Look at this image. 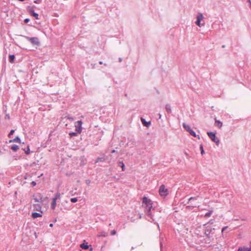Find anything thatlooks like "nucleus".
<instances>
[{
    "mask_svg": "<svg viewBox=\"0 0 251 251\" xmlns=\"http://www.w3.org/2000/svg\"><path fill=\"white\" fill-rule=\"evenodd\" d=\"M50 227H52L53 226V224H50Z\"/></svg>",
    "mask_w": 251,
    "mask_h": 251,
    "instance_id": "nucleus-38",
    "label": "nucleus"
},
{
    "mask_svg": "<svg viewBox=\"0 0 251 251\" xmlns=\"http://www.w3.org/2000/svg\"><path fill=\"white\" fill-rule=\"evenodd\" d=\"M42 216V215L39 213L34 212L32 213V217L34 219L38 217H41Z\"/></svg>",
    "mask_w": 251,
    "mask_h": 251,
    "instance_id": "nucleus-10",
    "label": "nucleus"
},
{
    "mask_svg": "<svg viewBox=\"0 0 251 251\" xmlns=\"http://www.w3.org/2000/svg\"><path fill=\"white\" fill-rule=\"evenodd\" d=\"M107 235H108V234L107 232H106L104 231H102L99 233V234H98V236L99 237H106V236H107Z\"/></svg>",
    "mask_w": 251,
    "mask_h": 251,
    "instance_id": "nucleus-13",
    "label": "nucleus"
},
{
    "mask_svg": "<svg viewBox=\"0 0 251 251\" xmlns=\"http://www.w3.org/2000/svg\"><path fill=\"white\" fill-rule=\"evenodd\" d=\"M152 201L151 200L146 197H144L142 199V206L147 211L150 212L152 207Z\"/></svg>",
    "mask_w": 251,
    "mask_h": 251,
    "instance_id": "nucleus-1",
    "label": "nucleus"
},
{
    "mask_svg": "<svg viewBox=\"0 0 251 251\" xmlns=\"http://www.w3.org/2000/svg\"><path fill=\"white\" fill-rule=\"evenodd\" d=\"M80 247L81 248H82L83 249H84V250H87L89 248V246L88 245L85 244L84 243L81 244L80 245Z\"/></svg>",
    "mask_w": 251,
    "mask_h": 251,
    "instance_id": "nucleus-16",
    "label": "nucleus"
},
{
    "mask_svg": "<svg viewBox=\"0 0 251 251\" xmlns=\"http://www.w3.org/2000/svg\"><path fill=\"white\" fill-rule=\"evenodd\" d=\"M158 192L160 196L163 198H165L169 194V190L166 187L165 185L164 184H162L160 186Z\"/></svg>",
    "mask_w": 251,
    "mask_h": 251,
    "instance_id": "nucleus-2",
    "label": "nucleus"
},
{
    "mask_svg": "<svg viewBox=\"0 0 251 251\" xmlns=\"http://www.w3.org/2000/svg\"><path fill=\"white\" fill-rule=\"evenodd\" d=\"M57 199H56V198H55L54 197L53 199H52V201H56V200Z\"/></svg>",
    "mask_w": 251,
    "mask_h": 251,
    "instance_id": "nucleus-35",
    "label": "nucleus"
},
{
    "mask_svg": "<svg viewBox=\"0 0 251 251\" xmlns=\"http://www.w3.org/2000/svg\"><path fill=\"white\" fill-rule=\"evenodd\" d=\"M215 125L218 128H220L222 127L223 126V123L221 121L217 120V119H215Z\"/></svg>",
    "mask_w": 251,
    "mask_h": 251,
    "instance_id": "nucleus-9",
    "label": "nucleus"
},
{
    "mask_svg": "<svg viewBox=\"0 0 251 251\" xmlns=\"http://www.w3.org/2000/svg\"><path fill=\"white\" fill-rule=\"evenodd\" d=\"M112 153H114L115 152V150H112V151H111Z\"/></svg>",
    "mask_w": 251,
    "mask_h": 251,
    "instance_id": "nucleus-39",
    "label": "nucleus"
},
{
    "mask_svg": "<svg viewBox=\"0 0 251 251\" xmlns=\"http://www.w3.org/2000/svg\"><path fill=\"white\" fill-rule=\"evenodd\" d=\"M238 251H251V249L246 247L240 248Z\"/></svg>",
    "mask_w": 251,
    "mask_h": 251,
    "instance_id": "nucleus-17",
    "label": "nucleus"
},
{
    "mask_svg": "<svg viewBox=\"0 0 251 251\" xmlns=\"http://www.w3.org/2000/svg\"><path fill=\"white\" fill-rule=\"evenodd\" d=\"M104 161V158H102V157H99L97 159V161H96V163H98L99 162H101V161Z\"/></svg>",
    "mask_w": 251,
    "mask_h": 251,
    "instance_id": "nucleus-23",
    "label": "nucleus"
},
{
    "mask_svg": "<svg viewBox=\"0 0 251 251\" xmlns=\"http://www.w3.org/2000/svg\"><path fill=\"white\" fill-rule=\"evenodd\" d=\"M15 56L14 55H9V61L11 63H13L14 62Z\"/></svg>",
    "mask_w": 251,
    "mask_h": 251,
    "instance_id": "nucleus-15",
    "label": "nucleus"
},
{
    "mask_svg": "<svg viewBox=\"0 0 251 251\" xmlns=\"http://www.w3.org/2000/svg\"><path fill=\"white\" fill-rule=\"evenodd\" d=\"M14 131H15L14 130H13V129L11 130L8 134V137H10L11 135H12L14 133Z\"/></svg>",
    "mask_w": 251,
    "mask_h": 251,
    "instance_id": "nucleus-26",
    "label": "nucleus"
},
{
    "mask_svg": "<svg viewBox=\"0 0 251 251\" xmlns=\"http://www.w3.org/2000/svg\"><path fill=\"white\" fill-rule=\"evenodd\" d=\"M71 136L76 135V133L75 132H72L69 134Z\"/></svg>",
    "mask_w": 251,
    "mask_h": 251,
    "instance_id": "nucleus-31",
    "label": "nucleus"
},
{
    "mask_svg": "<svg viewBox=\"0 0 251 251\" xmlns=\"http://www.w3.org/2000/svg\"><path fill=\"white\" fill-rule=\"evenodd\" d=\"M82 122L81 121H78L75 123V131L80 133L81 132V125Z\"/></svg>",
    "mask_w": 251,
    "mask_h": 251,
    "instance_id": "nucleus-7",
    "label": "nucleus"
},
{
    "mask_svg": "<svg viewBox=\"0 0 251 251\" xmlns=\"http://www.w3.org/2000/svg\"><path fill=\"white\" fill-rule=\"evenodd\" d=\"M227 226H225L223 228H222V232L223 233L224 231H225V230L227 228Z\"/></svg>",
    "mask_w": 251,
    "mask_h": 251,
    "instance_id": "nucleus-32",
    "label": "nucleus"
},
{
    "mask_svg": "<svg viewBox=\"0 0 251 251\" xmlns=\"http://www.w3.org/2000/svg\"><path fill=\"white\" fill-rule=\"evenodd\" d=\"M77 201V199L76 198H73L71 199V201L72 202H75Z\"/></svg>",
    "mask_w": 251,
    "mask_h": 251,
    "instance_id": "nucleus-25",
    "label": "nucleus"
},
{
    "mask_svg": "<svg viewBox=\"0 0 251 251\" xmlns=\"http://www.w3.org/2000/svg\"><path fill=\"white\" fill-rule=\"evenodd\" d=\"M68 119L71 121H73L74 120L73 118H68Z\"/></svg>",
    "mask_w": 251,
    "mask_h": 251,
    "instance_id": "nucleus-37",
    "label": "nucleus"
},
{
    "mask_svg": "<svg viewBox=\"0 0 251 251\" xmlns=\"http://www.w3.org/2000/svg\"><path fill=\"white\" fill-rule=\"evenodd\" d=\"M30 14L32 16L34 17L36 19H38V14L37 13H35L33 10L31 9L30 10Z\"/></svg>",
    "mask_w": 251,
    "mask_h": 251,
    "instance_id": "nucleus-12",
    "label": "nucleus"
},
{
    "mask_svg": "<svg viewBox=\"0 0 251 251\" xmlns=\"http://www.w3.org/2000/svg\"><path fill=\"white\" fill-rule=\"evenodd\" d=\"M23 150L25 151V153L26 154H29L30 153V149H29V146H28L27 147V149H26V150L24 149H23Z\"/></svg>",
    "mask_w": 251,
    "mask_h": 251,
    "instance_id": "nucleus-20",
    "label": "nucleus"
},
{
    "mask_svg": "<svg viewBox=\"0 0 251 251\" xmlns=\"http://www.w3.org/2000/svg\"><path fill=\"white\" fill-rule=\"evenodd\" d=\"M28 40L33 44L34 45L39 46L40 45V42L39 41V39L37 37H31L29 38Z\"/></svg>",
    "mask_w": 251,
    "mask_h": 251,
    "instance_id": "nucleus-8",
    "label": "nucleus"
},
{
    "mask_svg": "<svg viewBox=\"0 0 251 251\" xmlns=\"http://www.w3.org/2000/svg\"><path fill=\"white\" fill-rule=\"evenodd\" d=\"M197 21L196 24L200 27L203 26L204 25V22L203 21L204 17L201 13H199L197 17Z\"/></svg>",
    "mask_w": 251,
    "mask_h": 251,
    "instance_id": "nucleus-3",
    "label": "nucleus"
},
{
    "mask_svg": "<svg viewBox=\"0 0 251 251\" xmlns=\"http://www.w3.org/2000/svg\"><path fill=\"white\" fill-rule=\"evenodd\" d=\"M183 126L184 128V129L187 130L188 132H189V133L193 136L196 137L197 135H196L195 132L193 131L192 129H191L190 127L187 125L186 124H183Z\"/></svg>",
    "mask_w": 251,
    "mask_h": 251,
    "instance_id": "nucleus-5",
    "label": "nucleus"
},
{
    "mask_svg": "<svg viewBox=\"0 0 251 251\" xmlns=\"http://www.w3.org/2000/svg\"><path fill=\"white\" fill-rule=\"evenodd\" d=\"M116 234V230L114 229L111 231V235H114Z\"/></svg>",
    "mask_w": 251,
    "mask_h": 251,
    "instance_id": "nucleus-28",
    "label": "nucleus"
},
{
    "mask_svg": "<svg viewBox=\"0 0 251 251\" xmlns=\"http://www.w3.org/2000/svg\"><path fill=\"white\" fill-rule=\"evenodd\" d=\"M19 1H24L25 0H19Z\"/></svg>",
    "mask_w": 251,
    "mask_h": 251,
    "instance_id": "nucleus-40",
    "label": "nucleus"
},
{
    "mask_svg": "<svg viewBox=\"0 0 251 251\" xmlns=\"http://www.w3.org/2000/svg\"><path fill=\"white\" fill-rule=\"evenodd\" d=\"M9 142H17V143H20L21 140L19 137H16L15 138H14L13 140H9Z\"/></svg>",
    "mask_w": 251,
    "mask_h": 251,
    "instance_id": "nucleus-14",
    "label": "nucleus"
},
{
    "mask_svg": "<svg viewBox=\"0 0 251 251\" xmlns=\"http://www.w3.org/2000/svg\"><path fill=\"white\" fill-rule=\"evenodd\" d=\"M36 207V210H40L41 209V206L40 205H37Z\"/></svg>",
    "mask_w": 251,
    "mask_h": 251,
    "instance_id": "nucleus-27",
    "label": "nucleus"
},
{
    "mask_svg": "<svg viewBox=\"0 0 251 251\" xmlns=\"http://www.w3.org/2000/svg\"><path fill=\"white\" fill-rule=\"evenodd\" d=\"M200 149L201 150V154H203L204 153V151H203V147L202 146H201Z\"/></svg>",
    "mask_w": 251,
    "mask_h": 251,
    "instance_id": "nucleus-30",
    "label": "nucleus"
},
{
    "mask_svg": "<svg viewBox=\"0 0 251 251\" xmlns=\"http://www.w3.org/2000/svg\"><path fill=\"white\" fill-rule=\"evenodd\" d=\"M31 184L32 185V186H34L36 185V183L35 181H32L31 182Z\"/></svg>",
    "mask_w": 251,
    "mask_h": 251,
    "instance_id": "nucleus-34",
    "label": "nucleus"
},
{
    "mask_svg": "<svg viewBox=\"0 0 251 251\" xmlns=\"http://www.w3.org/2000/svg\"><path fill=\"white\" fill-rule=\"evenodd\" d=\"M121 167H122V171H124L125 170V164H124L123 162H121Z\"/></svg>",
    "mask_w": 251,
    "mask_h": 251,
    "instance_id": "nucleus-29",
    "label": "nucleus"
},
{
    "mask_svg": "<svg viewBox=\"0 0 251 251\" xmlns=\"http://www.w3.org/2000/svg\"><path fill=\"white\" fill-rule=\"evenodd\" d=\"M35 201H38L36 199H35Z\"/></svg>",
    "mask_w": 251,
    "mask_h": 251,
    "instance_id": "nucleus-41",
    "label": "nucleus"
},
{
    "mask_svg": "<svg viewBox=\"0 0 251 251\" xmlns=\"http://www.w3.org/2000/svg\"><path fill=\"white\" fill-rule=\"evenodd\" d=\"M188 203H190L192 207H198L199 202L197 201V198L191 197L189 199Z\"/></svg>",
    "mask_w": 251,
    "mask_h": 251,
    "instance_id": "nucleus-6",
    "label": "nucleus"
},
{
    "mask_svg": "<svg viewBox=\"0 0 251 251\" xmlns=\"http://www.w3.org/2000/svg\"><path fill=\"white\" fill-rule=\"evenodd\" d=\"M56 205V201H52L51 204V207L52 209H55Z\"/></svg>",
    "mask_w": 251,
    "mask_h": 251,
    "instance_id": "nucleus-21",
    "label": "nucleus"
},
{
    "mask_svg": "<svg viewBox=\"0 0 251 251\" xmlns=\"http://www.w3.org/2000/svg\"><path fill=\"white\" fill-rule=\"evenodd\" d=\"M11 149L13 151H16L19 149V147L16 145H13L11 146Z\"/></svg>",
    "mask_w": 251,
    "mask_h": 251,
    "instance_id": "nucleus-18",
    "label": "nucleus"
},
{
    "mask_svg": "<svg viewBox=\"0 0 251 251\" xmlns=\"http://www.w3.org/2000/svg\"><path fill=\"white\" fill-rule=\"evenodd\" d=\"M207 134L212 141L216 143L217 145H219L220 141L214 133L208 132Z\"/></svg>",
    "mask_w": 251,
    "mask_h": 251,
    "instance_id": "nucleus-4",
    "label": "nucleus"
},
{
    "mask_svg": "<svg viewBox=\"0 0 251 251\" xmlns=\"http://www.w3.org/2000/svg\"><path fill=\"white\" fill-rule=\"evenodd\" d=\"M29 21V19H25L24 20V22H25V23H27Z\"/></svg>",
    "mask_w": 251,
    "mask_h": 251,
    "instance_id": "nucleus-33",
    "label": "nucleus"
},
{
    "mask_svg": "<svg viewBox=\"0 0 251 251\" xmlns=\"http://www.w3.org/2000/svg\"><path fill=\"white\" fill-rule=\"evenodd\" d=\"M60 196H61V195H60V194L59 193H56L54 195V197L56 198L57 199H58L60 198Z\"/></svg>",
    "mask_w": 251,
    "mask_h": 251,
    "instance_id": "nucleus-24",
    "label": "nucleus"
},
{
    "mask_svg": "<svg viewBox=\"0 0 251 251\" xmlns=\"http://www.w3.org/2000/svg\"><path fill=\"white\" fill-rule=\"evenodd\" d=\"M212 211L211 210L210 211H209L208 212L206 213L205 214V217H209L211 216L212 213Z\"/></svg>",
    "mask_w": 251,
    "mask_h": 251,
    "instance_id": "nucleus-22",
    "label": "nucleus"
},
{
    "mask_svg": "<svg viewBox=\"0 0 251 251\" xmlns=\"http://www.w3.org/2000/svg\"><path fill=\"white\" fill-rule=\"evenodd\" d=\"M141 120L142 122V124L145 126H149L151 125V122H147L144 119H143V118H141Z\"/></svg>",
    "mask_w": 251,
    "mask_h": 251,
    "instance_id": "nucleus-11",
    "label": "nucleus"
},
{
    "mask_svg": "<svg viewBox=\"0 0 251 251\" xmlns=\"http://www.w3.org/2000/svg\"><path fill=\"white\" fill-rule=\"evenodd\" d=\"M39 0H37L35 1H34V2H35V3H39Z\"/></svg>",
    "mask_w": 251,
    "mask_h": 251,
    "instance_id": "nucleus-36",
    "label": "nucleus"
},
{
    "mask_svg": "<svg viewBox=\"0 0 251 251\" xmlns=\"http://www.w3.org/2000/svg\"><path fill=\"white\" fill-rule=\"evenodd\" d=\"M109 226H111V224H109Z\"/></svg>",
    "mask_w": 251,
    "mask_h": 251,
    "instance_id": "nucleus-42",
    "label": "nucleus"
},
{
    "mask_svg": "<svg viewBox=\"0 0 251 251\" xmlns=\"http://www.w3.org/2000/svg\"><path fill=\"white\" fill-rule=\"evenodd\" d=\"M165 108L168 113H170L171 112V108L169 104H167Z\"/></svg>",
    "mask_w": 251,
    "mask_h": 251,
    "instance_id": "nucleus-19",
    "label": "nucleus"
}]
</instances>
